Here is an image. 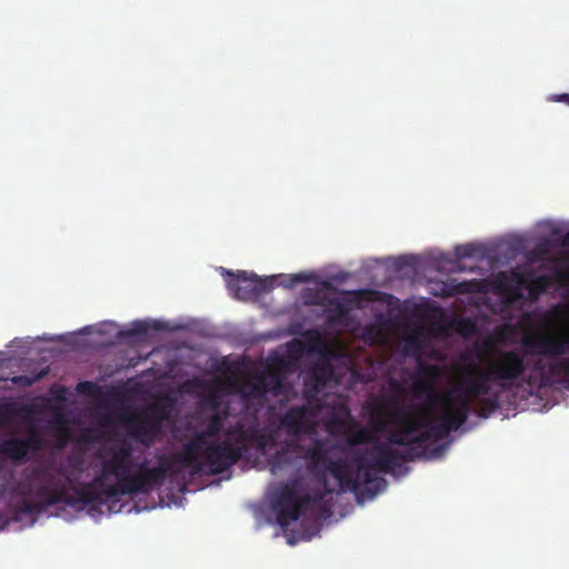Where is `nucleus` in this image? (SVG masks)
Here are the masks:
<instances>
[{
	"label": "nucleus",
	"mask_w": 569,
	"mask_h": 569,
	"mask_svg": "<svg viewBox=\"0 0 569 569\" xmlns=\"http://www.w3.org/2000/svg\"><path fill=\"white\" fill-rule=\"evenodd\" d=\"M357 295H358V303H359L360 300L362 299L363 295H365V291L361 290V289H358Z\"/></svg>",
	"instance_id": "72a5a7b5"
},
{
	"label": "nucleus",
	"mask_w": 569,
	"mask_h": 569,
	"mask_svg": "<svg viewBox=\"0 0 569 569\" xmlns=\"http://www.w3.org/2000/svg\"><path fill=\"white\" fill-rule=\"evenodd\" d=\"M475 252H476V248L473 247V244H470V243L459 246L456 248V256L458 259L473 257Z\"/></svg>",
	"instance_id": "5701e85b"
},
{
	"label": "nucleus",
	"mask_w": 569,
	"mask_h": 569,
	"mask_svg": "<svg viewBox=\"0 0 569 569\" xmlns=\"http://www.w3.org/2000/svg\"><path fill=\"white\" fill-rule=\"evenodd\" d=\"M308 277L305 273H296L289 277V281L284 284L286 287H292L299 282H306Z\"/></svg>",
	"instance_id": "a878e982"
},
{
	"label": "nucleus",
	"mask_w": 569,
	"mask_h": 569,
	"mask_svg": "<svg viewBox=\"0 0 569 569\" xmlns=\"http://www.w3.org/2000/svg\"><path fill=\"white\" fill-rule=\"evenodd\" d=\"M241 393L247 399H259V398H263L266 396L258 378H256V380L253 382L246 381L242 385Z\"/></svg>",
	"instance_id": "412c9836"
},
{
	"label": "nucleus",
	"mask_w": 569,
	"mask_h": 569,
	"mask_svg": "<svg viewBox=\"0 0 569 569\" xmlns=\"http://www.w3.org/2000/svg\"><path fill=\"white\" fill-rule=\"evenodd\" d=\"M357 379H358V382L363 381V377H362V375L360 373V370H359V369H358V376H357Z\"/></svg>",
	"instance_id": "f704fd0d"
},
{
	"label": "nucleus",
	"mask_w": 569,
	"mask_h": 569,
	"mask_svg": "<svg viewBox=\"0 0 569 569\" xmlns=\"http://www.w3.org/2000/svg\"><path fill=\"white\" fill-rule=\"evenodd\" d=\"M471 396L467 395L462 386L458 383L452 389L446 390L441 396L443 412L438 422L428 418V427L433 440H441L451 431L458 430L468 420L471 410Z\"/></svg>",
	"instance_id": "423d86ee"
},
{
	"label": "nucleus",
	"mask_w": 569,
	"mask_h": 569,
	"mask_svg": "<svg viewBox=\"0 0 569 569\" xmlns=\"http://www.w3.org/2000/svg\"><path fill=\"white\" fill-rule=\"evenodd\" d=\"M296 453L302 456L307 460V468L319 482L327 486L328 468L331 458L323 449L320 441H316L311 447L305 448L296 441L287 443L286 448L277 451L271 461V470L276 473L282 467L289 463V455Z\"/></svg>",
	"instance_id": "6e6552de"
},
{
	"label": "nucleus",
	"mask_w": 569,
	"mask_h": 569,
	"mask_svg": "<svg viewBox=\"0 0 569 569\" xmlns=\"http://www.w3.org/2000/svg\"><path fill=\"white\" fill-rule=\"evenodd\" d=\"M412 405L396 406L383 415L373 416L370 425L376 432H388L387 442L389 446L403 445L409 433L415 429L408 420Z\"/></svg>",
	"instance_id": "1a4fd4ad"
},
{
	"label": "nucleus",
	"mask_w": 569,
	"mask_h": 569,
	"mask_svg": "<svg viewBox=\"0 0 569 569\" xmlns=\"http://www.w3.org/2000/svg\"><path fill=\"white\" fill-rule=\"evenodd\" d=\"M31 449V440L11 437L0 441V457L10 459L14 462L27 460Z\"/></svg>",
	"instance_id": "dca6fc26"
},
{
	"label": "nucleus",
	"mask_w": 569,
	"mask_h": 569,
	"mask_svg": "<svg viewBox=\"0 0 569 569\" xmlns=\"http://www.w3.org/2000/svg\"><path fill=\"white\" fill-rule=\"evenodd\" d=\"M150 329V326L148 322L146 321H134L132 323V328L127 331V332H122V336H140V335H146Z\"/></svg>",
	"instance_id": "4be33fe9"
},
{
	"label": "nucleus",
	"mask_w": 569,
	"mask_h": 569,
	"mask_svg": "<svg viewBox=\"0 0 569 569\" xmlns=\"http://www.w3.org/2000/svg\"><path fill=\"white\" fill-rule=\"evenodd\" d=\"M134 467L133 448L123 439L107 448L100 473L78 487H72V478L62 467L40 465L26 470L12 487V493L21 498L17 516L34 517L58 503L103 505L119 496L148 495L164 482L170 469L162 455L158 466L149 467L143 460L137 472H132Z\"/></svg>",
	"instance_id": "f257e3e1"
},
{
	"label": "nucleus",
	"mask_w": 569,
	"mask_h": 569,
	"mask_svg": "<svg viewBox=\"0 0 569 569\" xmlns=\"http://www.w3.org/2000/svg\"><path fill=\"white\" fill-rule=\"evenodd\" d=\"M207 403L210 408L212 409H218L219 407V397L217 393H210L208 397H207Z\"/></svg>",
	"instance_id": "bb28decb"
},
{
	"label": "nucleus",
	"mask_w": 569,
	"mask_h": 569,
	"mask_svg": "<svg viewBox=\"0 0 569 569\" xmlns=\"http://www.w3.org/2000/svg\"><path fill=\"white\" fill-rule=\"evenodd\" d=\"M523 345L526 348L531 349L532 353L547 358L561 357L569 352V332H540L536 336H527L523 338Z\"/></svg>",
	"instance_id": "9b49d317"
},
{
	"label": "nucleus",
	"mask_w": 569,
	"mask_h": 569,
	"mask_svg": "<svg viewBox=\"0 0 569 569\" xmlns=\"http://www.w3.org/2000/svg\"><path fill=\"white\" fill-rule=\"evenodd\" d=\"M261 383L264 393H271L274 397L284 396L287 386L284 377L278 369H268L257 377Z\"/></svg>",
	"instance_id": "a211bd4d"
},
{
	"label": "nucleus",
	"mask_w": 569,
	"mask_h": 569,
	"mask_svg": "<svg viewBox=\"0 0 569 569\" xmlns=\"http://www.w3.org/2000/svg\"><path fill=\"white\" fill-rule=\"evenodd\" d=\"M522 283H523V277L520 273L515 272V271H512L511 273L499 272L495 279L496 289L499 292H501L512 299L520 297L519 287Z\"/></svg>",
	"instance_id": "6ab92c4d"
},
{
	"label": "nucleus",
	"mask_w": 569,
	"mask_h": 569,
	"mask_svg": "<svg viewBox=\"0 0 569 569\" xmlns=\"http://www.w3.org/2000/svg\"><path fill=\"white\" fill-rule=\"evenodd\" d=\"M349 379H350V382L356 381V362L355 361H351L350 367H349Z\"/></svg>",
	"instance_id": "7c9ffc66"
},
{
	"label": "nucleus",
	"mask_w": 569,
	"mask_h": 569,
	"mask_svg": "<svg viewBox=\"0 0 569 569\" xmlns=\"http://www.w3.org/2000/svg\"><path fill=\"white\" fill-rule=\"evenodd\" d=\"M12 382L16 385L29 386L32 381L27 376H16L12 378Z\"/></svg>",
	"instance_id": "cd10ccee"
},
{
	"label": "nucleus",
	"mask_w": 569,
	"mask_h": 569,
	"mask_svg": "<svg viewBox=\"0 0 569 569\" xmlns=\"http://www.w3.org/2000/svg\"><path fill=\"white\" fill-rule=\"evenodd\" d=\"M307 298V303L323 307L328 326L343 327L348 325L352 301L356 300V290L345 295L338 292L331 280H325L311 289Z\"/></svg>",
	"instance_id": "0eeeda50"
},
{
	"label": "nucleus",
	"mask_w": 569,
	"mask_h": 569,
	"mask_svg": "<svg viewBox=\"0 0 569 569\" xmlns=\"http://www.w3.org/2000/svg\"><path fill=\"white\" fill-rule=\"evenodd\" d=\"M288 349L292 355L300 356L307 352L318 355L319 357L333 355L336 351L318 329L306 330L300 339L289 342Z\"/></svg>",
	"instance_id": "ddd939ff"
},
{
	"label": "nucleus",
	"mask_w": 569,
	"mask_h": 569,
	"mask_svg": "<svg viewBox=\"0 0 569 569\" xmlns=\"http://www.w3.org/2000/svg\"><path fill=\"white\" fill-rule=\"evenodd\" d=\"M461 380L459 383L467 395L479 403L481 417L487 418L485 411L492 412L498 408L497 396L489 397L491 383L502 389L510 388L521 379L527 371L525 355L517 349H497L487 361L486 368H480L471 352L460 355Z\"/></svg>",
	"instance_id": "20e7f679"
},
{
	"label": "nucleus",
	"mask_w": 569,
	"mask_h": 569,
	"mask_svg": "<svg viewBox=\"0 0 569 569\" xmlns=\"http://www.w3.org/2000/svg\"><path fill=\"white\" fill-rule=\"evenodd\" d=\"M152 329L154 330H164L166 329V325L161 321H154L153 325H152Z\"/></svg>",
	"instance_id": "473e14b6"
},
{
	"label": "nucleus",
	"mask_w": 569,
	"mask_h": 569,
	"mask_svg": "<svg viewBox=\"0 0 569 569\" xmlns=\"http://www.w3.org/2000/svg\"><path fill=\"white\" fill-rule=\"evenodd\" d=\"M439 376L440 368L437 365H420L412 385L415 396H426L430 406L441 405L442 393L439 395L433 387Z\"/></svg>",
	"instance_id": "4468645a"
},
{
	"label": "nucleus",
	"mask_w": 569,
	"mask_h": 569,
	"mask_svg": "<svg viewBox=\"0 0 569 569\" xmlns=\"http://www.w3.org/2000/svg\"><path fill=\"white\" fill-rule=\"evenodd\" d=\"M408 420L415 429L402 445L406 447L405 450L395 449L382 441L373 442L368 455L358 449V506L373 499L386 489L387 481L379 473L391 472L401 467L402 462L421 457L425 445L433 439L428 427H425L428 425V416L423 411L412 406Z\"/></svg>",
	"instance_id": "7ed1b4c3"
},
{
	"label": "nucleus",
	"mask_w": 569,
	"mask_h": 569,
	"mask_svg": "<svg viewBox=\"0 0 569 569\" xmlns=\"http://www.w3.org/2000/svg\"><path fill=\"white\" fill-rule=\"evenodd\" d=\"M357 437H358V445H361L367 440V432H366L365 428L360 425L359 421H358Z\"/></svg>",
	"instance_id": "c85d7f7f"
},
{
	"label": "nucleus",
	"mask_w": 569,
	"mask_h": 569,
	"mask_svg": "<svg viewBox=\"0 0 569 569\" xmlns=\"http://www.w3.org/2000/svg\"><path fill=\"white\" fill-rule=\"evenodd\" d=\"M552 372L561 373L563 377L569 378V358H565L555 363Z\"/></svg>",
	"instance_id": "b1692460"
},
{
	"label": "nucleus",
	"mask_w": 569,
	"mask_h": 569,
	"mask_svg": "<svg viewBox=\"0 0 569 569\" xmlns=\"http://www.w3.org/2000/svg\"><path fill=\"white\" fill-rule=\"evenodd\" d=\"M226 283L228 290L239 300H250L266 290V284L254 273L246 271H227Z\"/></svg>",
	"instance_id": "f8f14e48"
},
{
	"label": "nucleus",
	"mask_w": 569,
	"mask_h": 569,
	"mask_svg": "<svg viewBox=\"0 0 569 569\" xmlns=\"http://www.w3.org/2000/svg\"><path fill=\"white\" fill-rule=\"evenodd\" d=\"M280 427L289 435L298 436L307 428V409L306 407H291L280 418Z\"/></svg>",
	"instance_id": "f3484780"
},
{
	"label": "nucleus",
	"mask_w": 569,
	"mask_h": 569,
	"mask_svg": "<svg viewBox=\"0 0 569 569\" xmlns=\"http://www.w3.org/2000/svg\"><path fill=\"white\" fill-rule=\"evenodd\" d=\"M350 419V427H349V435H348V446L350 448V451L353 447H356V420L352 416L349 415Z\"/></svg>",
	"instance_id": "393cba45"
},
{
	"label": "nucleus",
	"mask_w": 569,
	"mask_h": 569,
	"mask_svg": "<svg viewBox=\"0 0 569 569\" xmlns=\"http://www.w3.org/2000/svg\"><path fill=\"white\" fill-rule=\"evenodd\" d=\"M456 291L458 293H466L469 291L467 282H460L456 286Z\"/></svg>",
	"instance_id": "2f4dec72"
},
{
	"label": "nucleus",
	"mask_w": 569,
	"mask_h": 569,
	"mask_svg": "<svg viewBox=\"0 0 569 569\" xmlns=\"http://www.w3.org/2000/svg\"><path fill=\"white\" fill-rule=\"evenodd\" d=\"M566 242L569 243V232L566 234Z\"/></svg>",
	"instance_id": "e433bc0d"
},
{
	"label": "nucleus",
	"mask_w": 569,
	"mask_h": 569,
	"mask_svg": "<svg viewBox=\"0 0 569 569\" xmlns=\"http://www.w3.org/2000/svg\"><path fill=\"white\" fill-rule=\"evenodd\" d=\"M465 325L468 326L469 328H473V323L471 321L466 320Z\"/></svg>",
	"instance_id": "c9c22d12"
},
{
	"label": "nucleus",
	"mask_w": 569,
	"mask_h": 569,
	"mask_svg": "<svg viewBox=\"0 0 569 569\" xmlns=\"http://www.w3.org/2000/svg\"><path fill=\"white\" fill-rule=\"evenodd\" d=\"M224 426V416L216 412L208 419L204 430L196 431L177 453L176 460L189 467L192 473L220 475L246 458L252 448L263 451L272 443L271 435L261 432L257 426L237 421L224 431L222 441L209 440L218 437Z\"/></svg>",
	"instance_id": "f03ea898"
},
{
	"label": "nucleus",
	"mask_w": 569,
	"mask_h": 569,
	"mask_svg": "<svg viewBox=\"0 0 569 569\" xmlns=\"http://www.w3.org/2000/svg\"><path fill=\"white\" fill-rule=\"evenodd\" d=\"M552 100L557 102H563L569 106V93L553 96Z\"/></svg>",
	"instance_id": "c756f323"
},
{
	"label": "nucleus",
	"mask_w": 569,
	"mask_h": 569,
	"mask_svg": "<svg viewBox=\"0 0 569 569\" xmlns=\"http://www.w3.org/2000/svg\"><path fill=\"white\" fill-rule=\"evenodd\" d=\"M328 476L333 477L340 485V488H343L346 483L347 489L350 492L356 493V478L347 477V467L340 460H330L328 468Z\"/></svg>",
	"instance_id": "aec40b11"
},
{
	"label": "nucleus",
	"mask_w": 569,
	"mask_h": 569,
	"mask_svg": "<svg viewBox=\"0 0 569 569\" xmlns=\"http://www.w3.org/2000/svg\"><path fill=\"white\" fill-rule=\"evenodd\" d=\"M337 353L325 355L319 357L318 361L313 365L310 370L308 378L306 379V387L308 392L318 393L321 389L336 383L338 381L332 359L336 358Z\"/></svg>",
	"instance_id": "2eb2a0df"
},
{
	"label": "nucleus",
	"mask_w": 569,
	"mask_h": 569,
	"mask_svg": "<svg viewBox=\"0 0 569 569\" xmlns=\"http://www.w3.org/2000/svg\"><path fill=\"white\" fill-rule=\"evenodd\" d=\"M323 498L325 492H305L303 479L298 476L278 483L269 492L271 509L281 527L289 526L305 515L327 513L329 508Z\"/></svg>",
	"instance_id": "39448f33"
},
{
	"label": "nucleus",
	"mask_w": 569,
	"mask_h": 569,
	"mask_svg": "<svg viewBox=\"0 0 569 569\" xmlns=\"http://www.w3.org/2000/svg\"><path fill=\"white\" fill-rule=\"evenodd\" d=\"M164 416L156 406L150 412L130 416L127 422L128 436L144 448L153 446L162 436Z\"/></svg>",
	"instance_id": "9d476101"
}]
</instances>
